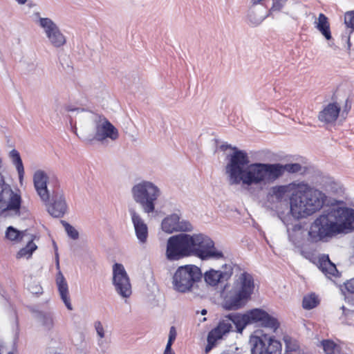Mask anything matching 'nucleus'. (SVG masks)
Here are the masks:
<instances>
[{"label": "nucleus", "mask_w": 354, "mask_h": 354, "mask_svg": "<svg viewBox=\"0 0 354 354\" xmlns=\"http://www.w3.org/2000/svg\"><path fill=\"white\" fill-rule=\"evenodd\" d=\"M227 155L225 166L230 185L241 184L243 187L266 185L276 181L272 163L254 162L250 164L247 152L239 149Z\"/></svg>", "instance_id": "obj_1"}, {"label": "nucleus", "mask_w": 354, "mask_h": 354, "mask_svg": "<svg viewBox=\"0 0 354 354\" xmlns=\"http://www.w3.org/2000/svg\"><path fill=\"white\" fill-rule=\"evenodd\" d=\"M225 317L227 319L219 321L218 325L208 333L207 344L205 348L206 353L216 346L217 340L222 339L223 335L231 331L232 326L230 322L234 324L238 333H242L246 326L255 323H259L263 327L272 328L274 331L280 326L277 318L261 308H253L243 314L232 313Z\"/></svg>", "instance_id": "obj_2"}, {"label": "nucleus", "mask_w": 354, "mask_h": 354, "mask_svg": "<svg viewBox=\"0 0 354 354\" xmlns=\"http://www.w3.org/2000/svg\"><path fill=\"white\" fill-rule=\"evenodd\" d=\"M326 196L319 189L305 186L295 191L290 198V212L295 219L306 218L319 211Z\"/></svg>", "instance_id": "obj_3"}, {"label": "nucleus", "mask_w": 354, "mask_h": 354, "mask_svg": "<svg viewBox=\"0 0 354 354\" xmlns=\"http://www.w3.org/2000/svg\"><path fill=\"white\" fill-rule=\"evenodd\" d=\"M201 269L196 265L187 264L179 266L172 277L173 289L180 293H191L194 297H201L203 290Z\"/></svg>", "instance_id": "obj_4"}, {"label": "nucleus", "mask_w": 354, "mask_h": 354, "mask_svg": "<svg viewBox=\"0 0 354 354\" xmlns=\"http://www.w3.org/2000/svg\"><path fill=\"white\" fill-rule=\"evenodd\" d=\"M255 286L252 275L243 272L234 281L233 287L223 303L227 310H236L244 307L254 292Z\"/></svg>", "instance_id": "obj_5"}, {"label": "nucleus", "mask_w": 354, "mask_h": 354, "mask_svg": "<svg viewBox=\"0 0 354 354\" xmlns=\"http://www.w3.org/2000/svg\"><path fill=\"white\" fill-rule=\"evenodd\" d=\"M131 194L133 200L141 207L143 212L149 214L155 212L161 191L153 182L142 180L133 185Z\"/></svg>", "instance_id": "obj_6"}, {"label": "nucleus", "mask_w": 354, "mask_h": 354, "mask_svg": "<svg viewBox=\"0 0 354 354\" xmlns=\"http://www.w3.org/2000/svg\"><path fill=\"white\" fill-rule=\"evenodd\" d=\"M340 233L333 207H330L326 213L317 217L311 223L308 231L309 239L312 242L324 241Z\"/></svg>", "instance_id": "obj_7"}, {"label": "nucleus", "mask_w": 354, "mask_h": 354, "mask_svg": "<svg viewBox=\"0 0 354 354\" xmlns=\"http://www.w3.org/2000/svg\"><path fill=\"white\" fill-rule=\"evenodd\" d=\"M189 237L190 257H196L202 261L225 258L223 252L216 248L214 241L207 234H189Z\"/></svg>", "instance_id": "obj_8"}, {"label": "nucleus", "mask_w": 354, "mask_h": 354, "mask_svg": "<svg viewBox=\"0 0 354 354\" xmlns=\"http://www.w3.org/2000/svg\"><path fill=\"white\" fill-rule=\"evenodd\" d=\"M2 167V159L0 157V169ZM21 206V197L15 193L10 185L5 181L4 176L0 172V214H5L8 211H13L19 214Z\"/></svg>", "instance_id": "obj_9"}, {"label": "nucleus", "mask_w": 354, "mask_h": 354, "mask_svg": "<svg viewBox=\"0 0 354 354\" xmlns=\"http://www.w3.org/2000/svg\"><path fill=\"white\" fill-rule=\"evenodd\" d=\"M189 239V234L185 232L170 236L167 241V259L178 261L190 257Z\"/></svg>", "instance_id": "obj_10"}, {"label": "nucleus", "mask_w": 354, "mask_h": 354, "mask_svg": "<svg viewBox=\"0 0 354 354\" xmlns=\"http://www.w3.org/2000/svg\"><path fill=\"white\" fill-rule=\"evenodd\" d=\"M251 354H281L282 345L274 336L261 332V335H251L249 341Z\"/></svg>", "instance_id": "obj_11"}, {"label": "nucleus", "mask_w": 354, "mask_h": 354, "mask_svg": "<svg viewBox=\"0 0 354 354\" xmlns=\"http://www.w3.org/2000/svg\"><path fill=\"white\" fill-rule=\"evenodd\" d=\"M93 122L95 127V140L102 142L107 138L111 140L118 138V129L104 115L95 114Z\"/></svg>", "instance_id": "obj_12"}, {"label": "nucleus", "mask_w": 354, "mask_h": 354, "mask_svg": "<svg viewBox=\"0 0 354 354\" xmlns=\"http://www.w3.org/2000/svg\"><path fill=\"white\" fill-rule=\"evenodd\" d=\"M113 285L116 292L122 298H128L132 293L129 277L122 264L113 266Z\"/></svg>", "instance_id": "obj_13"}, {"label": "nucleus", "mask_w": 354, "mask_h": 354, "mask_svg": "<svg viewBox=\"0 0 354 354\" xmlns=\"http://www.w3.org/2000/svg\"><path fill=\"white\" fill-rule=\"evenodd\" d=\"M39 24L44 29L46 37L52 46L55 48H60L66 44V37L51 19L40 17Z\"/></svg>", "instance_id": "obj_14"}, {"label": "nucleus", "mask_w": 354, "mask_h": 354, "mask_svg": "<svg viewBox=\"0 0 354 354\" xmlns=\"http://www.w3.org/2000/svg\"><path fill=\"white\" fill-rule=\"evenodd\" d=\"M223 270L209 269L203 274L205 283L210 286H216L219 283L227 281L233 274L234 270H241L236 264H225L222 266Z\"/></svg>", "instance_id": "obj_15"}, {"label": "nucleus", "mask_w": 354, "mask_h": 354, "mask_svg": "<svg viewBox=\"0 0 354 354\" xmlns=\"http://www.w3.org/2000/svg\"><path fill=\"white\" fill-rule=\"evenodd\" d=\"M162 230L168 234L174 232H190L194 227L192 223L187 220H181V214L174 213L166 216L161 223Z\"/></svg>", "instance_id": "obj_16"}, {"label": "nucleus", "mask_w": 354, "mask_h": 354, "mask_svg": "<svg viewBox=\"0 0 354 354\" xmlns=\"http://www.w3.org/2000/svg\"><path fill=\"white\" fill-rule=\"evenodd\" d=\"M48 204V212L55 218H62L66 214L68 209V205L66 202L65 196L62 190L57 189L54 190L52 194L51 201Z\"/></svg>", "instance_id": "obj_17"}, {"label": "nucleus", "mask_w": 354, "mask_h": 354, "mask_svg": "<svg viewBox=\"0 0 354 354\" xmlns=\"http://www.w3.org/2000/svg\"><path fill=\"white\" fill-rule=\"evenodd\" d=\"M340 233L344 230H354V209L348 207L333 206Z\"/></svg>", "instance_id": "obj_18"}, {"label": "nucleus", "mask_w": 354, "mask_h": 354, "mask_svg": "<svg viewBox=\"0 0 354 354\" xmlns=\"http://www.w3.org/2000/svg\"><path fill=\"white\" fill-rule=\"evenodd\" d=\"M129 212L133 225L136 236L140 244H145L147 241L149 230L148 226L142 218L141 216L134 208H129Z\"/></svg>", "instance_id": "obj_19"}, {"label": "nucleus", "mask_w": 354, "mask_h": 354, "mask_svg": "<svg viewBox=\"0 0 354 354\" xmlns=\"http://www.w3.org/2000/svg\"><path fill=\"white\" fill-rule=\"evenodd\" d=\"M48 176L43 171H37L33 176L34 186L41 200L47 203L50 201V194L47 188Z\"/></svg>", "instance_id": "obj_20"}, {"label": "nucleus", "mask_w": 354, "mask_h": 354, "mask_svg": "<svg viewBox=\"0 0 354 354\" xmlns=\"http://www.w3.org/2000/svg\"><path fill=\"white\" fill-rule=\"evenodd\" d=\"M341 111V107L337 102H331L327 104L318 115L320 122L325 124H330L337 120Z\"/></svg>", "instance_id": "obj_21"}, {"label": "nucleus", "mask_w": 354, "mask_h": 354, "mask_svg": "<svg viewBox=\"0 0 354 354\" xmlns=\"http://www.w3.org/2000/svg\"><path fill=\"white\" fill-rule=\"evenodd\" d=\"M56 283L60 297L68 310H72L73 306L68 296V286L66 279L61 271L57 274Z\"/></svg>", "instance_id": "obj_22"}, {"label": "nucleus", "mask_w": 354, "mask_h": 354, "mask_svg": "<svg viewBox=\"0 0 354 354\" xmlns=\"http://www.w3.org/2000/svg\"><path fill=\"white\" fill-rule=\"evenodd\" d=\"M31 312L34 314L35 319L46 330H50L54 326V316L51 311L39 310L32 308Z\"/></svg>", "instance_id": "obj_23"}, {"label": "nucleus", "mask_w": 354, "mask_h": 354, "mask_svg": "<svg viewBox=\"0 0 354 354\" xmlns=\"http://www.w3.org/2000/svg\"><path fill=\"white\" fill-rule=\"evenodd\" d=\"M319 268L328 277H339V272L336 266L329 259L328 254H322L319 257L318 260Z\"/></svg>", "instance_id": "obj_24"}, {"label": "nucleus", "mask_w": 354, "mask_h": 354, "mask_svg": "<svg viewBox=\"0 0 354 354\" xmlns=\"http://www.w3.org/2000/svg\"><path fill=\"white\" fill-rule=\"evenodd\" d=\"M276 180L281 177L286 171L290 174L298 173L301 171L302 167L299 163H272Z\"/></svg>", "instance_id": "obj_25"}, {"label": "nucleus", "mask_w": 354, "mask_h": 354, "mask_svg": "<svg viewBox=\"0 0 354 354\" xmlns=\"http://www.w3.org/2000/svg\"><path fill=\"white\" fill-rule=\"evenodd\" d=\"M315 27L319 30L326 39L330 40L332 39L328 19L324 14L320 13L319 15L318 21L316 23Z\"/></svg>", "instance_id": "obj_26"}, {"label": "nucleus", "mask_w": 354, "mask_h": 354, "mask_svg": "<svg viewBox=\"0 0 354 354\" xmlns=\"http://www.w3.org/2000/svg\"><path fill=\"white\" fill-rule=\"evenodd\" d=\"M9 157L11 159L12 164L15 165L19 174V181L21 182L24 176V167L20 153L16 149H12L9 153Z\"/></svg>", "instance_id": "obj_27"}, {"label": "nucleus", "mask_w": 354, "mask_h": 354, "mask_svg": "<svg viewBox=\"0 0 354 354\" xmlns=\"http://www.w3.org/2000/svg\"><path fill=\"white\" fill-rule=\"evenodd\" d=\"M263 8H262L261 13L257 14L254 8L251 7L248 10V19L250 22L254 26L259 25L268 15H266L263 12Z\"/></svg>", "instance_id": "obj_28"}, {"label": "nucleus", "mask_w": 354, "mask_h": 354, "mask_svg": "<svg viewBox=\"0 0 354 354\" xmlns=\"http://www.w3.org/2000/svg\"><path fill=\"white\" fill-rule=\"evenodd\" d=\"M26 232L19 231L12 226H9L6 231V237L10 241H21L26 236Z\"/></svg>", "instance_id": "obj_29"}, {"label": "nucleus", "mask_w": 354, "mask_h": 354, "mask_svg": "<svg viewBox=\"0 0 354 354\" xmlns=\"http://www.w3.org/2000/svg\"><path fill=\"white\" fill-rule=\"evenodd\" d=\"M319 303L317 296L311 293L304 296L302 301V307L306 310H311L315 308Z\"/></svg>", "instance_id": "obj_30"}, {"label": "nucleus", "mask_w": 354, "mask_h": 354, "mask_svg": "<svg viewBox=\"0 0 354 354\" xmlns=\"http://www.w3.org/2000/svg\"><path fill=\"white\" fill-rule=\"evenodd\" d=\"M37 246L33 242V239L30 240L26 245L21 248L17 254V258H21L27 257L28 258L31 257L32 253L37 250Z\"/></svg>", "instance_id": "obj_31"}, {"label": "nucleus", "mask_w": 354, "mask_h": 354, "mask_svg": "<svg viewBox=\"0 0 354 354\" xmlns=\"http://www.w3.org/2000/svg\"><path fill=\"white\" fill-rule=\"evenodd\" d=\"M344 24L346 28H350L349 35L353 32L354 31V10L351 11H347L344 14ZM347 44L348 48L349 49L351 47V41H350V35L347 37Z\"/></svg>", "instance_id": "obj_32"}, {"label": "nucleus", "mask_w": 354, "mask_h": 354, "mask_svg": "<svg viewBox=\"0 0 354 354\" xmlns=\"http://www.w3.org/2000/svg\"><path fill=\"white\" fill-rule=\"evenodd\" d=\"M287 192V187L285 185H277L272 187L268 192V196L274 197L277 201H281Z\"/></svg>", "instance_id": "obj_33"}, {"label": "nucleus", "mask_w": 354, "mask_h": 354, "mask_svg": "<svg viewBox=\"0 0 354 354\" xmlns=\"http://www.w3.org/2000/svg\"><path fill=\"white\" fill-rule=\"evenodd\" d=\"M304 226L301 223H296L292 225L291 231L288 229V239L295 245H297L299 241L297 237V233L303 229Z\"/></svg>", "instance_id": "obj_34"}, {"label": "nucleus", "mask_w": 354, "mask_h": 354, "mask_svg": "<svg viewBox=\"0 0 354 354\" xmlns=\"http://www.w3.org/2000/svg\"><path fill=\"white\" fill-rule=\"evenodd\" d=\"M61 223L64 226L65 231L67 235L73 240H77L79 238V232L75 229L73 226H72L70 223L66 222V221H61Z\"/></svg>", "instance_id": "obj_35"}, {"label": "nucleus", "mask_w": 354, "mask_h": 354, "mask_svg": "<svg viewBox=\"0 0 354 354\" xmlns=\"http://www.w3.org/2000/svg\"><path fill=\"white\" fill-rule=\"evenodd\" d=\"M327 190L335 195H342L344 192L342 185L337 182L331 181L326 186Z\"/></svg>", "instance_id": "obj_36"}, {"label": "nucleus", "mask_w": 354, "mask_h": 354, "mask_svg": "<svg viewBox=\"0 0 354 354\" xmlns=\"http://www.w3.org/2000/svg\"><path fill=\"white\" fill-rule=\"evenodd\" d=\"M323 349L326 354H334L336 344L333 341L325 339L322 342Z\"/></svg>", "instance_id": "obj_37"}, {"label": "nucleus", "mask_w": 354, "mask_h": 354, "mask_svg": "<svg viewBox=\"0 0 354 354\" xmlns=\"http://www.w3.org/2000/svg\"><path fill=\"white\" fill-rule=\"evenodd\" d=\"M288 0H272V6L269 12L271 13L275 11H280L285 6Z\"/></svg>", "instance_id": "obj_38"}, {"label": "nucleus", "mask_w": 354, "mask_h": 354, "mask_svg": "<svg viewBox=\"0 0 354 354\" xmlns=\"http://www.w3.org/2000/svg\"><path fill=\"white\" fill-rule=\"evenodd\" d=\"M95 328L97 332V335L102 339L104 337V330L102 323L100 321H97L95 322Z\"/></svg>", "instance_id": "obj_39"}, {"label": "nucleus", "mask_w": 354, "mask_h": 354, "mask_svg": "<svg viewBox=\"0 0 354 354\" xmlns=\"http://www.w3.org/2000/svg\"><path fill=\"white\" fill-rule=\"evenodd\" d=\"M345 288L348 292L354 294V277L344 283Z\"/></svg>", "instance_id": "obj_40"}, {"label": "nucleus", "mask_w": 354, "mask_h": 354, "mask_svg": "<svg viewBox=\"0 0 354 354\" xmlns=\"http://www.w3.org/2000/svg\"><path fill=\"white\" fill-rule=\"evenodd\" d=\"M66 111H67L68 112L77 111V113H80V112L85 111L86 109H81V108H77V107H74L73 106L69 105L66 107Z\"/></svg>", "instance_id": "obj_41"}, {"label": "nucleus", "mask_w": 354, "mask_h": 354, "mask_svg": "<svg viewBox=\"0 0 354 354\" xmlns=\"http://www.w3.org/2000/svg\"><path fill=\"white\" fill-rule=\"evenodd\" d=\"M177 333L176 328L174 326H171L169 329V338L174 339V340L176 338Z\"/></svg>", "instance_id": "obj_42"}, {"label": "nucleus", "mask_w": 354, "mask_h": 354, "mask_svg": "<svg viewBox=\"0 0 354 354\" xmlns=\"http://www.w3.org/2000/svg\"><path fill=\"white\" fill-rule=\"evenodd\" d=\"M220 148L223 151H225L227 149H231L233 151V152L232 153H234V151H235L234 149H238L236 147H232L231 145H229V144H223V145H221Z\"/></svg>", "instance_id": "obj_43"}, {"label": "nucleus", "mask_w": 354, "mask_h": 354, "mask_svg": "<svg viewBox=\"0 0 354 354\" xmlns=\"http://www.w3.org/2000/svg\"><path fill=\"white\" fill-rule=\"evenodd\" d=\"M174 341L175 340L174 339L168 338V341H167L165 348L172 349L171 346H172V344L174 342Z\"/></svg>", "instance_id": "obj_44"}, {"label": "nucleus", "mask_w": 354, "mask_h": 354, "mask_svg": "<svg viewBox=\"0 0 354 354\" xmlns=\"http://www.w3.org/2000/svg\"><path fill=\"white\" fill-rule=\"evenodd\" d=\"M163 354H175L172 349L165 348Z\"/></svg>", "instance_id": "obj_45"}, {"label": "nucleus", "mask_w": 354, "mask_h": 354, "mask_svg": "<svg viewBox=\"0 0 354 354\" xmlns=\"http://www.w3.org/2000/svg\"><path fill=\"white\" fill-rule=\"evenodd\" d=\"M19 4L24 5L27 2V0H15Z\"/></svg>", "instance_id": "obj_46"}, {"label": "nucleus", "mask_w": 354, "mask_h": 354, "mask_svg": "<svg viewBox=\"0 0 354 354\" xmlns=\"http://www.w3.org/2000/svg\"><path fill=\"white\" fill-rule=\"evenodd\" d=\"M55 262H57V261H59L58 252H55Z\"/></svg>", "instance_id": "obj_47"}, {"label": "nucleus", "mask_w": 354, "mask_h": 354, "mask_svg": "<svg viewBox=\"0 0 354 354\" xmlns=\"http://www.w3.org/2000/svg\"><path fill=\"white\" fill-rule=\"evenodd\" d=\"M56 268L58 270V272L60 271V266H59V261H57V262H55Z\"/></svg>", "instance_id": "obj_48"}, {"label": "nucleus", "mask_w": 354, "mask_h": 354, "mask_svg": "<svg viewBox=\"0 0 354 354\" xmlns=\"http://www.w3.org/2000/svg\"><path fill=\"white\" fill-rule=\"evenodd\" d=\"M283 339H284L286 345H288L289 341L290 340V337H285Z\"/></svg>", "instance_id": "obj_49"}, {"label": "nucleus", "mask_w": 354, "mask_h": 354, "mask_svg": "<svg viewBox=\"0 0 354 354\" xmlns=\"http://www.w3.org/2000/svg\"><path fill=\"white\" fill-rule=\"evenodd\" d=\"M53 247H54V249H55V252H58V251H57V250H58V249H57V246L56 243H55V241H53Z\"/></svg>", "instance_id": "obj_50"}, {"label": "nucleus", "mask_w": 354, "mask_h": 354, "mask_svg": "<svg viewBox=\"0 0 354 354\" xmlns=\"http://www.w3.org/2000/svg\"><path fill=\"white\" fill-rule=\"evenodd\" d=\"M201 315H205L207 313V310L206 309H203L201 311Z\"/></svg>", "instance_id": "obj_51"}, {"label": "nucleus", "mask_w": 354, "mask_h": 354, "mask_svg": "<svg viewBox=\"0 0 354 354\" xmlns=\"http://www.w3.org/2000/svg\"><path fill=\"white\" fill-rule=\"evenodd\" d=\"M342 308L343 310H344V309H345V307H344V306H342Z\"/></svg>", "instance_id": "obj_52"}, {"label": "nucleus", "mask_w": 354, "mask_h": 354, "mask_svg": "<svg viewBox=\"0 0 354 354\" xmlns=\"http://www.w3.org/2000/svg\"><path fill=\"white\" fill-rule=\"evenodd\" d=\"M39 290H38L37 291L35 292V293H39Z\"/></svg>", "instance_id": "obj_53"}, {"label": "nucleus", "mask_w": 354, "mask_h": 354, "mask_svg": "<svg viewBox=\"0 0 354 354\" xmlns=\"http://www.w3.org/2000/svg\"><path fill=\"white\" fill-rule=\"evenodd\" d=\"M8 354H13L12 352H9Z\"/></svg>", "instance_id": "obj_54"}]
</instances>
